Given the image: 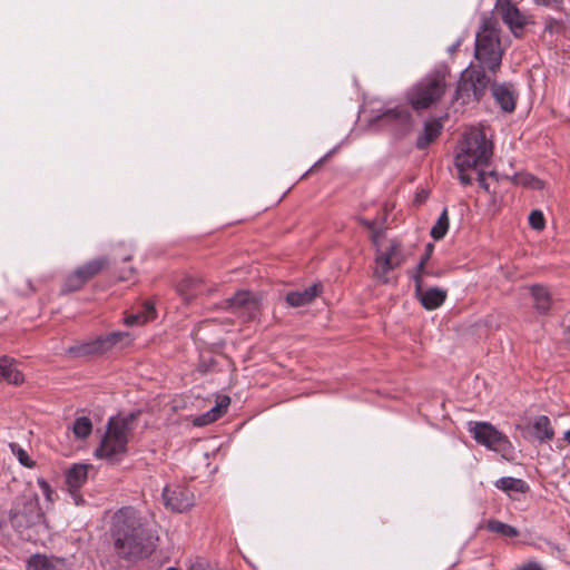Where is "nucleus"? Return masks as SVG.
Wrapping results in <instances>:
<instances>
[{"mask_svg": "<svg viewBox=\"0 0 570 570\" xmlns=\"http://www.w3.org/2000/svg\"><path fill=\"white\" fill-rule=\"evenodd\" d=\"M487 176H489V177H491V178L495 179L497 181H498V180H499V178H500V175H499V174H498V171H495V170H491L490 173H487Z\"/></svg>", "mask_w": 570, "mask_h": 570, "instance_id": "54", "label": "nucleus"}, {"mask_svg": "<svg viewBox=\"0 0 570 570\" xmlns=\"http://www.w3.org/2000/svg\"><path fill=\"white\" fill-rule=\"evenodd\" d=\"M489 83L490 78L482 68H468L458 81L454 100H460L462 105L479 102L484 97Z\"/></svg>", "mask_w": 570, "mask_h": 570, "instance_id": "5", "label": "nucleus"}, {"mask_svg": "<svg viewBox=\"0 0 570 570\" xmlns=\"http://www.w3.org/2000/svg\"><path fill=\"white\" fill-rule=\"evenodd\" d=\"M485 528L490 532L498 533L507 538H515L519 537L520 534L519 530L515 527L504 523L497 519H490L487 522Z\"/></svg>", "mask_w": 570, "mask_h": 570, "instance_id": "29", "label": "nucleus"}, {"mask_svg": "<svg viewBox=\"0 0 570 570\" xmlns=\"http://www.w3.org/2000/svg\"><path fill=\"white\" fill-rule=\"evenodd\" d=\"M370 124L390 130L394 139L401 140L412 132L414 120L406 108L394 107L373 116Z\"/></svg>", "mask_w": 570, "mask_h": 570, "instance_id": "7", "label": "nucleus"}, {"mask_svg": "<svg viewBox=\"0 0 570 570\" xmlns=\"http://www.w3.org/2000/svg\"><path fill=\"white\" fill-rule=\"evenodd\" d=\"M498 12L514 36L521 32H529L530 29L528 27L534 23L532 16L521 11L515 4Z\"/></svg>", "mask_w": 570, "mask_h": 570, "instance_id": "13", "label": "nucleus"}, {"mask_svg": "<svg viewBox=\"0 0 570 570\" xmlns=\"http://www.w3.org/2000/svg\"><path fill=\"white\" fill-rule=\"evenodd\" d=\"M1 379L13 385H19L24 380L22 372L13 365V358L7 355L0 357V380Z\"/></svg>", "mask_w": 570, "mask_h": 570, "instance_id": "24", "label": "nucleus"}, {"mask_svg": "<svg viewBox=\"0 0 570 570\" xmlns=\"http://www.w3.org/2000/svg\"><path fill=\"white\" fill-rule=\"evenodd\" d=\"M507 179H510V177L505 176ZM511 180L514 184H520L523 186H532L533 188L540 189L542 188L543 181L535 176L531 174H515L513 177H511Z\"/></svg>", "mask_w": 570, "mask_h": 570, "instance_id": "34", "label": "nucleus"}, {"mask_svg": "<svg viewBox=\"0 0 570 570\" xmlns=\"http://www.w3.org/2000/svg\"><path fill=\"white\" fill-rule=\"evenodd\" d=\"M533 435L540 442H547L553 439L554 431L547 415H540L532 425Z\"/></svg>", "mask_w": 570, "mask_h": 570, "instance_id": "26", "label": "nucleus"}, {"mask_svg": "<svg viewBox=\"0 0 570 570\" xmlns=\"http://www.w3.org/2000/svg\"><path fill=\"white\" fill-rule=\"evenodd\" d=\"M85 285H86V283L81 278L80 274L75 269L73 272H71L70 274H68L65 277L63 283L60 287L59 294L61 296H65V295L78 292V291L82 289Z\"/></svg>", "mask_w": 570, "mask_h": 570, "instance_id": "28", "label": "nucleus"}, {"mask_svg": "<svg viewBox=\"0 0 570 570\" xmlns=\"http://www.w3.org/2000/svg\"><path fill=\"white\" fill-rule=\"evenodd\" d=\"M502 55L501 38H475L474 56L481 65L479 68L495 71L501 66Z\"/></svg>", "mask_w": 570, "mask_h": 570, "instance_id": "10", "label": "nucleus"}, {"mask_svg": "<svg viewBox=\"0 0 570 570\" xmlns=\"http://www.w3.org/2000/svg\"><path fill=\"white\" fill-rule=\"evenodd\" d=\"M384 235H385L384 227H380L376 230L371 233V242H372L373 246L376 247V249L380 248V239L382 237H384Z\"/></svg>", "mask_w": 570, "mask_h": 570, "instance_id": "48", "label": "nucleus"}, {"mask_svg": "<svg viewBox=\"0 0 570 570\" xmlns=\"http://www.w3.org/2000/svg\"><path fill=\"white\" fill-rule=\"evenodd\" d=\"M494 484L504 492L527 493L530 490L529 484L524 480L512 476L500 478Z\"/></svg>", "mask_w": 570, "mask_h": 570, "instance_id": "27", "label": "nucleus"}, {"mask_svg": "<svg viewBox=\"0 0 570 570\" xmlns=\"http://www.w3.org/2000/svg\"><path fill=\"white\" fill-rule=\"evenodd\" d=\"M535 4L549 7L552 9H559L562 4V0H533Z\"/></svg>", "mask_w": 570, "mask_h": 570, "instance_id": "49", "label": "nucleus"}, {"mask_svg": "<svg viewBox=\"0 0 570 570\" xmlns=\"http://www.w3.org/2000/svg\"><path fill=\"white\" fill-rule=\"evenodd\" d=\"M357 223L362 227L368 229L371 233L379 228L377 227V223H379L377 219L370 220V219L364 218V217H358L357 218Z\"/></svg>", "mask_w": 570, "mask_h": 570, "instance_id": "46", "label": "nucleus"}, {"mask_svg": "<svg viewBox=\"0 0 570 570\" xmlns=\"http://www.w3.org/2000/svg\"><path fill=\"white\" fill-rule=\"evenodd\" d=\"M433 250H434V245L432 243H428L425 245L424 253L421 256L420 261L428 264V262L430 261V258L433 254Z\"/></svg>", "mask_w": 570, "mask_h": 570, "instance_id": "50", "label": "nucleus"}, {"mask_svg": "<svg viewBox=\"0 0 570 570\" xmlns=\"http://www.w3.org/2000/svg\"><path fill=\"white\" fill-rule=\"evenodd\" d=\"M385 220H386V217H385V216H383V217L381 218V222H380V223H381V224H383Z\"/></svg>", "mask_w": 570, "mask_h": 570, "instance_id": "57", "label": "nucleus"}, {"mask_svg": "<svg viewBox=\"0 0 570 570\" xmlns=\"http://www.w3.org/2000/svg\"><path fill=\"white\" fill-rule=\"evenodd\" d=\"M139 313L142 314L144 316H146V321L147 322L154 320L157 316V312H156L155 305L150 301L144 302Z\"/></svg>", "mask_w": 570, "mask_h": 570, "instance_id": "40", "label": "nucleus"}, {"mask_svg": "<svg viewBox=\"0 0 570 570\" xmlns=\"http://www.w3.org/2000/svg\"><path fill=\"white\" fill-rule=\"evenodd\" d=\"M414 292L417 301L428 311H433L442 306L448 296V292L440 287L424 289L423 285H421L420 291L417 292V289L414 288Z\"/></svg>", "mask_w": 570, "mask_h": 570, "instance_id": "15", "label": "nucleus"}, {"mask_svg": "<svg viewBox=\"0 0 570 570\" xmlns=\"http://www.w3.org/2000/svg\"><path fill=\"white\" fill-rule=\"evenodd\" d=\"M563 438L570 444V430L564 433Z\"/></svg>", "mask_w": 570, "mask_h": 570, "instance_id": "55", "label": "nucleus"}, {"mask_svg": "<svg viewBox=\"0 0 570 570\" xmlns=\"http://www.w3.org/2000/svg\"><path fill=\"white\" fill-rule=\"evenodd\" d=\"M323 292V286L321 283H315L309 287L298 292L293 291L288 292L285 296V302L288 306L292 307H302L311 304L318 295Z\"/></svg>", "mask_w": 570, "mask_h": 570, "instance_id": "17", "label": "nucleus"}, {"mask_svg": "<svg viewBox=\"0 0 570 570\" xmlns=\"http://www.w3.org/2000/svg\"><path fill=\"white\" fill-rule=\"evenodd\" d=\"M514 3L512 2V0H495V4H494V9L497 11H500L504 8H508L510 6H513Z\"/></svg>", "mask_w": 570, "mask_h": 570, "instance_id": "51", "label": "nucleus"}, {"mask_svg": "<svg viewBox=\"0 0 570 570\" xmlns=\"http://www.w3.org/2000/svg\"><path fill=\"white\" fill-rule=\"evenodd\" d=\"M90 464L75 463L66 472V483L69 491L75 494L87 482Z\"/></svg>", "mask_w": 570, "mask_h": 570, "instance_id": "21", "label": "nucleus"}, {"mask_svg": "<svg viewBox=\"0 0 570 570\" xmlns=\"http://www.w3.org/2000/svg\"><path fill=\"white\" fill-rule=\"evenodd\" d=\"M478 183H479V186L480 188H482L485 193L488 194H495V191H491L490 189V185L489 183L487 181V173L483 171V170H479L478 171V178H476Z\"/></svg>", "mask_w": 570, "mask_h": 570, "instance_id": "45", "label": "nucleus"}, {"mask_svg": "<svg viewBox=\"0 0 570 570\" xmlns=\"http://www.w3.org/2000/svg\"><path fill=\"white\" fill-rule=\"evenodd\" d=\"M374 262L376 267L373 272V276L381 284H389L390 278L387 274L395 268H399L404 263V257L402 254V243L394 238L390 240V246L386 250L376 249Z\"/></svg>", "mask_w": 570, "mask_h": 570, "instance_id": "8", "label": "nucleus"}, {"mask_svg": "<svg viewBox=\"0 0 570 570\" xmlns=\"http://www.w3.org/2000/svg\"><path fill=\"white\" fill-rule=\"evenodd\" d=\"M500 31V23L492 13H485L482 16L481 31L476 32V36H481V32L485 36H498Z\"/></svg>", "mask_w": 570, "mask_h": 570, "instance_id": "32", "label": "nucleus"}, {"mask_svg": "<svg viewBox=\"0 0 570 570\" xmlns=\"http://www.w3.org/2000/svg\"><path fill=\"white\" fill-rule=\"evenodd\" d=\"M217 365V361L213 356L202 355L197 365V371L202 374H208L214 371Z\"/></svg>", "mask_w": 570, "mask_h": 570, "instance_id": "38", "label": "nucleus"}, {"mask_svg": "<svg viewBox=\"0 0 570 570\" xmlns=\"http://www.w3.org/2000/svg\"><path fill=\"white\" fill-rule=\"evenodd\" d=\"M338 149V146L334 147L333 149H331L325 156H323L321 159H318L311 168L309 170H307L303 176L302 178H305L306 176H308L312 171L316 170L324 161H326L328 158H331L335 153L336 150Z\"/></svg>", "mask_w": 570, "mask_h": 570, "instance_id": "43", "label": "nucleus"}, {"mask_svg": "<svg viewBox=\"0 0 570 570\" xmlns=\"http://www.w3.org/2000/svg\"><path fill=\"white\" fill-rule=\"evenodd\" d=\"M166 570H179V569H177V568H175V567H169V568H167Z\"/></svg>", "mask_w": 570, "mask_h": 570, "instance_id": "58", "label": "nucleus"}, {"mask_svg": "<svg viewBox=\"0 0 570 570\" xmlns=\"http://www.w3.org/2000/svg\"><path fill=\"white\" fill-rule=\"evenodd\" d=\"M124 323L127 326H134V325H142V324L147 323V321H146V316H144L142 314L137 312L135 314L127 315L124 318Z\"/></svg>", "mask_w": 570, "mask_h": 570, "instance_id": "41", "label": "nucleus"}, {"mask_svg": "<svg viewBox=\"0 0 570 570\" xmlns=\"http://www.w3.org/2000/svg\"><path fill=\"white\" fill-rule=\"evenodd\" d=\"M66 354L73 358L91 357L88 341L69 346Z\"/></svg>", "mask_w": 570, "mask_h": 570, "instance_id": "35", "label": "nucleus"}, {"mask_svg": "<svg viewBox=\"0 0 570 570\" xmlns=\"http://www.w3.org/2000/svg\"><path fill=\"white\" fill-rule=\"evenodd\" d=\"M188 570H212V569H207L203 562L197 561V562L193 563Z\"/></svg>", "mask_w": 570, "mask_h": 570, "instance_id": "52", "label": "nucleus"}, {"mask_svg": "<svg viewBox=\"0 0 570 570\" xmlns=\"http://www.w3.org/2000/svg\"><path fill=\"white\" fill-rule=\"evenodd\" d=\"M37 482H38V485L41 489L43 495L46 497V499L48 501H52L53 491H52L49 482L47 480H45L43 478H39Z\"/></svg>", "mask_w": 570, "mask_h": 570, "instance_id": "44", "label": "nucleus"}, {"mask_svg": "<svg viewBox=\"0 0 570 570\" xmlns=\"http://www.w3.org/2000/svg\"><path fill=\"white\" fill-rule=\"evenodd\" d=\"M529 225L535 230H542L546 227V218L539 209H533L529 215Z\"/></svg>", "mask_w": 570, "mask_h": 570, "instance_id": "37", "label": "nucleus"}, {"mask_svg": "<svg viewBox=\"0 0 570 570\" xmlns=\"http://www.w3.org/2000/svg\"><path fill=\"white\" fill-rule=\"evenodd\" d=\"M108 266L109 258L106 256H99L86 262L83 265L78 266L76 271L80 274L81 278L87 284Z\"/></svg>", "mask_w": 570, "mask_h": 570, "instance_id": "22", "label": "nucleus"}, {"mask_svg": "<svg viewBox=\"0 0 570 570\" xmlns=\"http://www.w3.org/2000/svg\"><path fill=\"white\" fill-rule=\"evenodd\" d=\"M493 155V144L487 139L484 131L478 130L464 136L460 150L455 155V167L462 185L472 184L468 169L487 166Z\"/></svg>", "mask_w": 570, "mask_h": 570, "instance_id": "3", "label": "nucleus"}, {"mask_svg": "<svg viewBox=\"0 0 570 570\" xmlns=\"http://www.w3.org/2000/svg\"><path fill=\"white\" fill-rule=\"evenodd\" d=\"M72 432L78 440L87 439L92 432V423L89 417H77L72 425Z\"/></svg>", "mask_w": 570, "mask_h": 570, "instance_id": "31", "label": "nucleus"}, {"mask_svg": "<svg viewBox=\"0 0 570 570\" xmlns=\"http://www.w3.org/2000/svg\"><path fill=\"white\" fill-rule=\"evenodd\" d=\"M130 433L131 431L126 428V422H120L117 416H111L94 455L97 459L106 460L110 464L119 463L121 456L128 451Z\"/></svg>", "mask_w": 570, "mask_h": 570, "instance_id": "4", "label": "nucleus"}, {"mask_svg": "<svg viewBox=\"0 0 570 570\" xmlns=\"http://www.w3.org/2000/svg\"><path fill=\"white\" fill-rule=\"evenodd\" d=\"M141 414V411L140 410H136V411H132L130 412L128 415L126 416H120V415H116L118 417V420L120 422H126V428L131 431L132 428H131V424L134 421H136L138 419V416Z\"/></svg>", "mask_w": 570, "mask_h": 570, "instance_id": "42", "label": "nucleus"}, {"mask_svg": "<svg viewBox=\"0 0 570 570\" xmlns=\"http://www.w3.org/2000/svg\"><path fill=\"white\" fill-rule=\"evenodd\" d=\"M109 532L115 553L127 561L149 557L158 541L148 521L132 507H122L114 513Z\"/></svg>", "mask_w": 570, "mask_h": 570, "instance_id": "1", "label": "nucleus"}, {"mask_svg": "<svg viewBox=\"0 0 570 570\" xmlns=\"http://www.w3.org/2000/svg\"><path fill=\"white\" fill-rule=\"evenodd\" d=\"M443 274H444V272L442 269H436V271L430 269V275L429 276L441 277Z\"/></svg>", "mask_w": 570, "mask_h": 570, "instance_id": "53", "label": "nucleus"}, {"mask_svg": "<svg viewBox=\"0 0 570 570\" xmlns=\"http://www.w3.org/2000/svg\"><path fill=\"white\" fill-rule=\"evenodd\" d=\"M69 563L66 558L36 553L30 557L27 570H67Z\"/></svg>", "mask_w": 570, "mask_h": 570, "instance_id": "16", "label": "nucleus"}, {"mask_svg": "<svg viewBox=\"0 0 570 570\" xmlns=\"http://www.w3.org/2000/svg\"><path fill=\"white\" fill-rule=\"evenodd\" d=\"M529 291L534 301V311L540 315H547L552 307V295L548 287L541 284H534L529 287Z\"/></svg>", "mask_w": 570, "mask_h": 570, "instance_id": "18", "label": "nucleus"}, {"mask_svg": "<svg viewBox=\"0 0 570 570\" xmlns=\"http://www.w3.org/2000/svg\"><path fill=\"white\" fill-rule=\"evenodd\" d=\"M491 94L495 104L504 112H513L515 110L518 94L512 83H499L497 81L491 83Z\"/></svg>", "mask_w": 570, "mask_h": 570, "instance_id": "14", "label": "nucleus"}, {"mask_svg": "<svg viewBox=\"0 0 570 570\" xmlns=\"http://www.w3.org/2000/svg\"><path fill=\"white\" fill-rule=\"evenodd\" d=\"M449 76L450 67L446 63L436 65L421 80L407 89L405 92L406 102L417 112L430 109L445 95Z\"/></svg>", "mask_w": 570, "mask_h": 570, "instance_id": "2", "label": "nucleus"}, {"mask_svg": "<svg viewBox=\"0 0 570 570\" xmlns=\"http://www.w3.org/2000/svg\"><path fill=\"white\" fill-rule=\"evenodd\" d=\"M176 291L188 304L203 293V281L199 277L187 275L177 283Z\"/></svg>", "mask_w": 570, "mask_h": 570, "instance_id": "20", "label": "nucleus"}, {"mask_svg": "<svg viewBox=\"0 0 570 570\" xmlns=\"http://www.w3.org/2000/svg\"><path fill=\"white\" fill-rule=\"evenodd\" d=\"M41 518L42 513L37 494L16 498L9 511V522L18 532H22L38 524Z\"/></svg>", "mask_w": 570, "mask_h": 570, "instance_id": "6", "label": "nucleus"}, {"mask_svg": "<svg viewBox=\"0 0 570 570\" xmlns=\"http://www.w3.org/2000/svg\"><path fill=\"white\" fill-rule=\"evenodd\" d=\"M443 124L441 119H431L425 121L423 132L420 134L415 141V147L419 150H424L430 146L431 142L436 140L442 134Z\"/></svg>", "mask_w": 570, "mask_h": 570, "instance_id": "19", "label": "nucleus"}, {"mask_svg": "<svg viewBox=\"0 0 570 570\" xmlns=\"http://www.w3.org/2000/svg\"><path fill=\"white\" fill-rule=\"evenodd\" d=\"M227 307L233 312L245 308L248 312L256 309L257 302L248 291H238L232 297L226 299Z\"/></svg>", "mask_w": 570, "mask_h": 570, "instance_id": "25", "label": "nucleus"}, {"mask_svg": "<svg viewBox=\"0 0 570 570\" xmlns=\"http://www.w3.org/2000/svg\"><path fill=\"white\" fill-rule=\"evenodd\" d=\"M9 449L11 453L18 459L19 463L28 469H33L37 465V462L32 460L26 450H23L18 443L10 442Z\"/></svg>", "mask_w": 570, "mask_h": 570, "instance_id": "33", "label": "nucleus"}, {"mask_svg": "<svg viewBox=\"0 0 570 570\" xmlns=\"http://www.w3.org/2000/svg\"><path fill=\"white\" fill-rule=\"evenodd\" d=\"M429 190H425V189H420L415 193V196H414V199H413V205L415 206H421L422 204H424L428 198H429Z\"/></svg>", "mask_w": 570, "mask_h": 570, "instance_id": "47", "label": "nucleus"}, {"mask_svg": "<svg viewBox=\"0 0 570 570\" xmlns=\"http://www.w3.org/2000/svg\"><path fill=\"white\" fill-rule=\"evenodd\" d=\"M91 357H99L111 351L114 347H128L132 344V337L128 332H110L88 341Z\"/></svg>", "mask_w": 570, "mask_h": 570, "instance_id": "11", "label": "nucleus"}, {"mask_svg": "<svg viewBox=\"0 0 570 570\" xmlns=\"http://www.w3.org/2000/svg\"><path fill=\"white\" fill-rule=\"evenodd\" d=\"M28 285H29V288H30L31 293H35L36 288L32 286L31 282H29Z\"/></svg>", "mask_w": 570, "mask_h": 570, "instance_id": "56", "label": "nucleus"}, {"mask_svg": "<svg viewBox=\"0 0 570 570\" xmlns=\"http://www.w3.org/2000/svg\"><path fill=\"white\" fill-rule=\"evenodd\" d=\"M450 226L448 207H444L435 224L432 226L430 230V236L434 240H441L445 237Z\"/></svg>", "mask_w": 570, "mask_h": 570, "instance_id": "30", "label": "nucleus"}, {"mask_svg": "<svg viewBox=\"0 0 570 570\" xmlns=\"http://www.w3.org/2000/svg\"><path fill=\"white\" fill-rule=\"evenodd\" d=\"M161 495L165 507L174 512L181 513L194 505V493L183 485H167L164 488Z\"/></svg>", "mask_w": 570, "mask_h": 570, "instance_id": "12", "label": "nucleus"}, {"mask_svg": "<svg viewBox=\"0 0 570 570\" xmlns=\"http://www.w3.org/2000/svg\"><path fill=\"white\" fill-rule=\"evenodd\" d=\"M546 31L549 33H562L566 32V23L560 20L549 19L546 23Z\"/></svg>", "mask_w": 570, "mask_h": 570, "instance_id": "39", "label": "nucleus"}, {"mask_svg": "<svg viewBox=\"0 0 570 570\" xmlns=\"http://www.w3.org/2000/svg\"><path fill=\"white\" fill-rule=\"evenodd\" d=\"M229 404L230 397L227 395L222 396L214 407L197 416L194 424L197 426H204L217 421L227 412Z\"/></svg>", "mask_w": 570, "mask_h": 570, "instance_id": "23", "label": "nucleus"}, {"mask_svg": "<svg viewBox=\"0 0 570 570\" xmlns=\"http://www.w3.org/2000/svg\"><path fill=\"white\" fill-rule=\"evenodd\" d=\"M469 431L472 433L476 443L484 445L495 452H504L512 448L508 436L497 430L489 422H470Z\"/></svg>", "mask_w": 570, "mask_h": 570, "instance_id": "9", "label": "nucleus"}, {"mask_svg": "<svg viewBox=\"0 0 570 570\" xmlns=\"http://www.w3.org/2000/svg\"><path fill=\"white\" fill-rule=\"evenodd\" d=\"M428 264L419 261L417 265L414 268L412 274V278L414 281V287L420 291V286L423 285V277L425 275H430V269L426 267Z\"/></svg>", "mask_w": 570, "mask_h": 570, "instance_id": "36", "label": "nucleus"}]
</instances>
